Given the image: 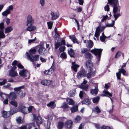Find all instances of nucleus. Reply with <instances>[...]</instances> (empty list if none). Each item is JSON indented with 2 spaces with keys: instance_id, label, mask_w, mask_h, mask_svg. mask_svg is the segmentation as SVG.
Masks as SVG:
<instances>
[{
  "instance_id": "1",
  "label": "nucleus",
  "mask_w": 129,
  "mask_h": 129,
  "mask_svg": "<svg viewBox=\"0 0 129 129\" xmlns=\"http://www.w3.org/2000/svg\"><path fill=\"white\" fill-rule=\"evenodd\" d=\"M102 51V50L101 49L95 48L94 49L92 50L91 51V52L95 55L98 58V61H100Z\"/></svg>"
},
{
  "instance_id": "2",
  "label": "nucleus",
  "mask_w": 129,
  "mask_h": 129,
  "mask_svg": "<svg viewBox=\"0 0 129 129\" xmlns=\"http://www.w3.org/2000/svg\"><path fill=\"white\" fill-rule=\"evenodd\" d=\"M23 88V86H22L19 87L15 88H14V90L15 91L16 93L19 94V96L20 98H23L25 95V93H23L21 90V89Z\"/></svg>"
},
{
  "instance_id": "3",
  "label": "nucleus",
  "mask_w": 129,
  "mask_h": 129,
  "mask_svg": "<svg viewBox=\"0 0 129 129\" xmlns=\"http://www.w3.org/2000/svg\"><path fill=\"white\" fill-rule=\"evenodd\" d=\"M34 117V119L36 121V122L37 125L39 127L40 124L43 123V121L42 117L40 116H38L36 117L35 114L33 115Z\"/></svg>"
},
{
  "instance_id": "4",
  "label": "nucleus",
  "mask_w": 129,
  "mask_h": 129,
  "mask_svg": "<svg viewBox=\"0 0 129 129\" xmlns=\"http://www.w3.org/2000/svg\"><path fill=\"white\" fill-rule=\"evenodd\" d=\"M108 3L110 4L113 5H114L113 7V12L114 13H116L117 11L118 8L117 6L118 1L117 0V3H115L114 0H108Z\"/></svg>"
},
{
  "instance_id": "5",
  "label": "nucleus",
  "mask_w": 129,
  "mask_h": 129,
  "mask_svg": "<svg viewBox=\"0 0 129 129\" xmlns=\"http://www.w3.org/2000/svg\"><path fill=\"white\" fill-rule=\"evenodd\" d=\"M33 108V106H30L28 108L22 106L21 108V112L24 114H26L31 111Z\"/></svg>"
},
{
  "instance_id": "6",
  "label": "nucleus",
  "mask_w": 129,
  "mask_h": 129,
  "mask_svg": "<svg viewBox=\"0 0 129 129\" xmlns=\"http://www.w3.org/2000/svg\"><path fill=\"white\" fill-rule=\"evenodd\" d=\"M39 55H36L34 56L33 55H28V59L30 61L33 62L34 61H38L39 60Z\"/></svg>"
},
{
  "instance_id": "7",
  "label": "nucleus",
  "mask_w": 129,
  "mask_h": 129,
  "mask_svg": "<svg viewBox=\"0 0 129 129\" xmlns=\"http://www.w3.org/2000/svg\"><path fill=\"white\" fill-rule=\"evenodd\" d=\"M19 75L22 77H26L29 76L28 71L26 69H23L20 71L19 73Z\"/></svg>"
},
{
  "instance_id": "8",
  "label": "nucleus",
  "mask_w": 129,
  "mask_h": 129,
  "mask_svg": "<svg viewBox=\"0 0 129 129\" xmlns=\"http://www.w3.org/2000/svg\"><path fill=\"white\" fill-rule=\"evenodd\" d=\"M51 19L52 20H54L56 19L59 17L60 13L58 11H56L54 12H52L51 13Z\"/></svg>"
},
{
  "instance_id": "9",
  "label": "nucleus",
  "mask_w": 129,
  "mask_h": 129,
  "mask_svg": "<svg viewBox=\"0 0 129 129\" xmlns=\"http://www.w3.org/2000/svg\"><path fill=\"white\" fill-rule=\"evenodd\" d=\"M34 22V20L32 16L29 15H28L26 22V25L28 26L29 25H31L33 24Z\"/></svg>"
},
{
  "instance_id": "10",
  "label": "nucleus",
  "mask_w": 129,
  "mask_h": 129,
  "mask_svg": "<svg viewBox=\"0 0 129 129\" xmlns=\"http://www.w3.org/2000/svg\"><path fill=\"white\" fill-rule=\"evenodd\" d=\"M93 85L94 86L95 88L94 89H91L90 90V92L93 95H96L97 94L98 91V84L97 83H94Z\"/></svg>"
},
{
  "instance_id": "11",
  "label": "nucleus",
  "mask_w": 129,
  "mask_h": 129,
  "mask_svg": "<svg viewBox=\"0 0 129 129\" xmlns=\"http://www.w3.org/2000/svg\"><path fill=\"white\" fill-rule=\"evenodd\" d=\"M86 72L84 70H82L78 73L77 77L78 79H80L82 77L85 76L86 75Z\"/></svg>"
},
{
  "instance_id": "12",
  "label": "nucleus",
  "mask_w": 129,
  "mask_h": 129,
  "mask_svg": "<svg viewBox=\"0 0 129 129\" xmlns=\"http://www.w3.org/2000/svg\"><path fill=\"white\" fill-rule=\"evenodd\" d=\"M54 69V67L52 66L51 68L48 70L45 71L44 72V73L45 75H48L51 74L53 71Z\"/></svg>"
},
{
  "instance_id": "13",
  "label": "nucleus",
  "mask_w": 129,
  "mask_h": 129,
  "mask_svg": "<svg viewBox=\"0 0 129 129\" xmlns=\"http://www.w3.org/2000/svg\"><path fill=\"white\" fill-rule=\"evenodd\" d=\"M38 51L40 55H45L46 53V49L44 47L42 46L40 47Z\"/></svg>"
},
{
  "instance_id": "14",
  "label": "nucleus",
  "mask_w": 129,
  "mask_h": 129,
  "mask_svg": "<svg viewBox=\"0 0 129 129\" xmlns=\"http://www.w3.org/2000/svg\"><path fill=\"white\" fill-rule=\"evenodd\" d=\"M52 81H51L43 80H42L41 82V83L44 85H49L51 84L52 83Z\"/></svg>"
},
{
  "instance_id": "15",
  "label": "nucleus",
  "mask_w": 129,
  "mask_h": 129,
  "mask_svg": "<svg viewBox=\"0 0 129 129\" xmlns=\"http://www.w3.org/2000/svg\"><path fill=\"white\" fill-rule=\"evenodd\" d=\"M9 75L12 77H14L17 75V73L16 71L13 69H11L9 71Z\"/></svg>"
},
{
  "instance_id": "16",
  "label": "nucleus",
  "mask_w": 129,
  "mask_h": 129,
  "mask_svg": "<svg viewBox=\"0 0 129 129\" xmlns=\"http://www.w3.org/2000/svg\"><path fill=\"white\" fill-rule=\"evenodd\" d=\"M16 97V94L14 92H11L9 95V98L10 100L15 99Z\"/></svg>"
},
{
  "instance_id": "17",
  "label": "nucleus",
  "mask_w": 129,
  "mask_h": 129,
  "mask_svg": "<svg viewBox=\"0 0 129 129\" xmlns=\"http://www.w3.org/2000/svg\"><path fill=\"white\" fill-rule=\"evenodd\" d=\"M72 124V121L69 120L66 122L65 124V126L68 128H70L71 127Z\"/></svg>"
},
{
  "instance_id": "18",
  "label": "nucleus",
  "mask_w": 129,
  "mask_h": 129,
  "mask_svg": "<svg viewBox=\"0 0 129 129\" xmlns=\"http://www.w3.org/2000/svg\"><path fill=\"white\" fill-rule=\"evenodd\" d=\"M86 46L88 48H91L93 46V42L90 40H88L86 44Z\"/></svg>"
},
{
  "instance_id": "19",
  "label": "nucleus",
  "mask_w": 129,
  "mask_h": 129,
  "mask_svg": "<svg viewBox=\"0 0 129 129\" xmlns=\"http://www.w3.org/2000/svg\"><path fill=\"white\" fill-rule=\"evenodd\" d=\"M72 66L71 68L75 72H77V68L79 67V65L76 64L75 63V62H72Z\"/></svg>"
},
{
  "instance_id": "20",
  "label": "nucleus",
  "mask_w": 129,
  "mask_h": 129,
  "mask_svg": "<svg viewBox=\"0 0 129 129\" xmlns=\"http://www.w3.org/2000/svg\"><path fill=\"white\" fill-rule=\"evenodd\" d=\"M36 29V26L33 25H29L27 28L26 30L27 31H34Z\"/></svg>"
},
{
  "instance_id": "21",
  "label": "nucleus",
  "mask_w": 129,
  "mask_h": 129,
  "mask_svg": "<svg viewBox=\"0 0 129 129\" xmlns=\"http://www.w3.org/2000/svg\"><path fill=\"white\" fill-rule=\"evenodd\" d=\"M101 32L100 27L99 26L97 27L95 30V33L94 35V36L96 37H99Z\"/></svg>"
},
{
  "instance_id": "22",
  "label": "nucleus",
  "mask_w": 129,
  "mask_h": 129,
  "mask_svg": "<svg viewBox=\"0 0 129 129\" xmlns=\"http://www.w3.org/2000/svg\"><path fill=\"white\" fill-rule=\"evenodd\" d=\"M13 30L12 27L11 26H9L7 27L5 29V32L6 33H8L11 32Z\"/></svg>"
},
{
  "instance_id": "23",
  "label": "nucleus",
  "mask_w": 129,
  "mask_h": 129,
  "mask_svg": "<svg viewBox=\"0 0 129 129\" xmlns=\"http://www.w3.org/2000/svg\"><path fill=\"white\" fill-rule=\"evenodd\" d=\"M47 106L48 107H50L52 109H54L56 106L54 101L51 102L47 105Z\"/></svg>"
},
{
  "instance_id": "24",
  "label": "nucleus",
  "mask_w": 129,
  "mask_h": 129,
  "mask_svg": "<svg viewBox=\"0 0 129 129\" xmlns=\"http://www.w3.org/2000/svg\"><path fill=\"white\" fill-rule=\"evenodd\" d=\"M86 66L87 68L90 69L92 67L93 64L91 61L89 60L86 62Z\"/></svg>"
},
{
  "instance_id": "25",
  "label": "nucleus",
  "mask_w": 129,
  "mask_h": 129,
  "mask_svg": "<svg viewBox=\"0 0 129 129\" xmlns=\"http://www.w3.org/2000/svg\"><path fill=\"white\" fill-rule=\"evenodd\" d=\"M10 13H11L6 9L2 13V15L3 16L7 17L8 15Z\"/></svg>"
},
{
  "instance_id": "26",
  "label": "nucleus",
  "mask_w": 129,
  "mask_h": 129,
  "mask_svg": "<svg viewBox=\"0 0 129 129\" xmlns=\"http://www.w3.org/2000/svg\"><path fill=\"white\" fill-rule=\"evenodd\" d=\"M36 52V49H34L30 50L29 51V53L28 52H26V56L28 58V55H33L32 54H35Z\"/></svg>"
},
{
  "instance_id": "27",
  "label": "nucleus",
  "mask_w": 129,
  "mask_h": 129,
  "mask_svg": "<svg viewBox=\"0 0 129 129\" xmlns=\"http://www.w3.org/2000/svg\"><path fill=\"white\" fill-rule=\"evenodd\" d=\"M32 124H27L21 127V128L23 129H31L32 127Z\"/></svg>"
},
{
  "instance_id": "28",
  "label": "nucleus",
  "mask_w": 129,
  "mask_h": 129,
  "mask_svg": "<svg viewBox=\"0 0 129 129\" xmlns=\"http://www.w3.org/2000/svg\"><path fill=\"white\" fill-rule=\"evenodd\" d=\"M76 94V91L75 89L71 90L69 93V95L70 97L74 96Z\"/></svg>"
},
{
  "instance_id": "29",
  "label": "nucleus",
  "mask_w": 129,
  "mask_h": 129,
  "mask_svg": "<svg viewBox=\"0 0 129 129\" xmlns=\"http://www.w3.org/2000/svg\"><path fill=\"white\" fill-rule=\"evenodd\" d=\"M89 86L87 84L86 85H81L79 87L83 90L87 91L88 88Z\"/></svg>"
},
{
  "instance_id": "30",
  "label": "nucleus",
  "mask_w": 129,
  "mask_h": 129,
  "mask_svg": "<svg viewBox=\"0 0 129 129\" xmlns=\"http://www.w3.org/2000/svg\"><path fill=\"white\" fill-rule=\"evenodd\" d=\"M93 111L97 114H99L101 112V110L97 106H96L94 108L93 110Z\"/></svg>"
},
{
  "instance_id": "31",
  "label": "nucleus",
  "mask_w": 129,
  "mask_h": 129,
  "mask_svg": "<svg viewBox=\"0 0 129 129\" xmlns=\"http://www.w3.org/2000/svg\"><path fill=\"white\" fill-rule=\"evenodd\" d=\"M68 54L71 57H74L75 54L73 50L71 48L68 51Z\"/></svg>"
},
{
  "instance_id": "32",
  "label": "nucleus",
  "mask_w": 129,
  "mask_h": 129,
  "mask_svg": "<svg viewBox=\"0 0 129 129\" xmlns=\"http://www.w3.org/2000/svg\"><path fill=\"white\" fill-rule=\"evenodd\" d=\"M66 100L68 104L72 105L74 104V102L72 100L69 98H67L66 99Z\"/></svg>"
},
{
  "instance_id": "33",
  "label": "nucleus",
  "mask_w": 129,
  "mask_h": 129,
  "mask_svg": "<svg viewBox=\"0 0 129 129\" xmlns=\"http://www.w3.org/2000/svg\"><path fill=\"white\" fill-rule=\"evenodd\" d=\"M71 40L73 43H78L77 41V40L76 39L75 37L74 36H69Z\"/></svg>"
},
{
  "instance_id": "34",
  "label": "nucleus",
  "mask_w": 129,
  "mask_h": 129,
  "mask_svg": "<svg viewBox=\"0 0 129 129\" xmlns=\"http://www.w3.org/2000/svg\"><path fill=\"white\" fill-rule=\"evenodd\" d=\"M103 92L106 94V95L103 94V96H107L109 97V96H112V94L109 92L108 91L104 90Z\"/></svg>"
},
{
  "instance_id": "35",
  "label": "nucleus",
  "mask_w": 129,
  "mask_h": 129,
  "mask_svg": "<svg viewBox=\"0 0 129 129\" xmlns=\"http://www.w3.org/2000/svg\"><path fill=\"white\" fill-rule=\"evenodd\" d=\"M2 114L3 117L5 118H7L9 117V115H10L9 112H7L4 111L3 112Z\"/></svg>"
},
{
  "instance_id": "36",
  "label": "nucleus",
  "mask_w": 129,
  "mask_h": 129,
  "mask_svg": "<svg viewBox=\"0 0 129 129\" xmlns=\"http://www.w3.org/2000/svg\"><path fill=\"white\" fill-rule=\"evenodd\" d=\"M64 125V123L63 122H60L58 123L57 126L58 129H62L63 128Z\"/></svg>"
},
{
  "instance_id": "37",
  "label": "nucleus",
  "mask_w": 129,
  "mask_h": 129,
  "mask_svg": "<svg viewBox=\"0 0 129 129\" xmlns=\"http://www.w3.org/2000/svg\"><path fill=\"white\" fill-rule=\"evenodd\" d=\"M18 111V110L16 108H14L12 110H11L9 112L10 114V115H12Z\"/></svg>"
},
{
  "instance_id": "38",
  "label": "nucleus",
  "mask_w": 129,
  "mask_h": 129,
  "mask_svg": "<svg viewBox=\"0 0 129 129\" xmlns=\"http://www.w3.org/2000/svg\"><path fill=\"white\" fill-rule=\"evenodd\" d=\"M81 119V117L79 116H77L75 118L74 122L76 123L79 122Z\"/></svg>"
},
{
  "instance_id": "39",
  "label": "nucleus",
  "mask_w": 129,
  "mask_h": 129,
  "mask_svg": "<svg viewBox=\"0 0 129 129\" xmlns=\"http://www.w3.org/2000/svg\"><path fill=\"white\" fill-rule=\"evenodd\" d=\"M85 58L90 59H91L92 57L91 54L89 53H86L85 55Z\"/></svg>"
},
{
  "instance_id": "40",
  "label": "nucleus",
  "mask_w": 129,
  "mask_h": 129,
  "mask_svg": "<svg viewBox=\"0 0 129 129\" xmlns=\"http://www.w3.org/2000/svg\"><path fill=\"white\" fill-rule=\"evenodd\" d=\"M99 96H97L93 99L92 101L94 103H97L99 102Z\"/></svg>"
},
{
  "instance_id": "41",
  "label": "nucleus",
  "mask_w": 129,
  "mask_h": 129,
  "mask_svg": "<svg viewBox=\"0 0 129 129\" xmlns=\"http://www.w3.org/2000/svg\"><path fill=\"white\" fill-rule=\"evenodd\" d=\"M7 95L3 92H0V96L2 98V100L3 101L4 100L5 98H6Z\"/></svg>"
},
{
  "instance_id": "42",
  "label": "nucleus",
  "mask_w": 129,
  "mask_h": 129,
  "mask_svg": "<svg viewBox=\"0 0 129 129\" xmlns=\"http://www.w3.org/2000/svg\"><path fill=\"white\" fill-rule=\"evenodd\" d=\"M10 103L15 107H17V103L15 101H12L10 102Z\"/></svg>"
},
{
  "instance_id": "43",
  "label": "nucleus",
  "mask_w": 129,
  "mask_h": 129,
  "mask_svg": "<svg viewBox=\"0 0 129 129\" xmlns=\"http://www.w3.org/2000/svg\"><path fill=\"white\" fill-rule=\"evenodd\" d=\"M82 104H90V102L88 99H86L83 100L82 102Z\"/></svg>"
},
{
  "instance_id": "44",
  "label": "nucleus",
  "mask_w": 129,
  "mask_h": 129,
  "mask_svg": "<svg viewBox=\"0 0 129 129\" xmlns=\"http://www.w3.org/2000/svg\"><path fill=\"white\" fill-rule=\"evenodd\" d=\"M78 110V107L75 106L71 108V110L72 112H74Z\"/></svg>"
},
{
  "instance_id": "45",
  "label": "nucleus",
  "mask_w": 129,
  "mask_h": 129,
  "mask_svg": "<svg viewBox=\"0 0 129 129\" xmlns=\"http://www.w3.org/2000/svg\"><path fill=\"white\" fill-rule=\"evenodd\" d=\"M61 45V43L58 42H56L55 44V48L56 49H57Z\"/></svg>"
},
{
  "instance_id": "46",
  "label": "nucleus",
  "mask_w": 129,
  "mask_h": 129,
  "mask_svg": "<svg viewBox=\"0 0 129 129\" xmlns=\"http://www.w3.org/2000/svg\"><path fill=\"white\" fill-rule=\"evenodd\" d=\"M65 47L64 46H61L59 49L58 51L60 53L63 52L64 51Z\"/></svg>"
},
{
  "instance_id": "47",
  "label": "nucleus",
  "mask_w": 129,
  "mask_h": 129,
  "mask_svg": "<svg viewBox=\"0 0 129 129\" xmlns=\"http://www.w3.org/2000/svg\"><path fill=\"white\" fill-rule=\"evenodd\" d=\"M16 120L18 123H20L23 122V120L21 117H19L16 119Z\"/></svg>"
},
{
  "instance_id": "48",
  "label": "nucleus",
  "mask_w": 129,
  "mask_h": 129,
  "mask_svg": "<svg viewBox=\"0 0 129 129\" xmlns=\"http://www.w3.org/2000/svg\"><path fill=\"white\" fill-rule=\"evenodd\" d=\"M47 24L48 26V28L51 29L53 23L51 21H49L47 22Z\"/></svg>"
},
{
  "instance_id": "49",
  "label": "nucleus",
  "mask_w": 129,
  "mask_h": 129,
  "mask_svg": "<svg viewBox=\"0 0 129 129\" xmlns=\"http://www.w3.org/2000/svg\"><path fill=\"white\" fill-rule=\"evenodd\" d=\"M119 72L120 73H121L124 75H125L126 71L123 69V68H121L120 69H119Z\"/></svg>"
},
{
  "instance_id": "50",
  "label": "nucleus",
  "mask_w": 129,
  "mask_h": 129,
  "mask_svg": "<svg viewBox=\"0 0 129 129\" xmlns=\"http://www.w3.org/2000/svg\"><path fill=\"white\" fill-rule=\"evenodd\" d=\"M14 9L13 6L12 5L9 6L8 7V9H7L9 12L11 13V11H12Z\"/></svg>"
},
{
  "instance_id": "51",
  "label": "nucleus",
  "mask_w": 129,
  "mask_h": 129,
  "mask_svg": "<svg viewBox=\"0 0 129 129\" xmlns=\"http://www.w3.org/2000/svg\"><path fill=\"white\" fill-rule=\"evenodd\" d=\"M60 56L62 58L66 59L67 58V56L65 53L63 52L61 53Z\"/></svg>"
},
{
  "instance_id": "52",
  "label": "nucleus",
  "mask_w": 129,
  "mask_h": 129,
  "mask_svg": "<svg viewBox=\"0 0 129 129\" xmlns=\"http://www.w3.org/2000/svg\"><path fill=\"white\" fill-rule=\"evenodd\" d=\"M120 13H114V16L115 18V20H116L117 18L120 16Z\"/></svg>"
},
{
  "instance_id": "53",
  "label": "nucleus",
  "mask_w": 129,
  "mask_h": 129,
  "mask_svg": "<svg viewBox=\"0 0 129 129\" xmlns=\"http://www.w3.org/2000/svg\"><path fill=\"white\" fill-rule=\"evenodd\" d=\"M5 35L4 33V31H0V38L1 39L4 38Z\"/></svg>"
},
{
  "instance_id": "54",
  "label": "nucleus",
  "mask_w": 129,
  "mask_h": 129,
  "mask_svg": "<svg viewBox=\"0 0 129 129\" xmlns=\"http://www.w3.org/2000/svg\"><path fill=\"white\" fill-rule=\"evenodd\" d=\"M57 35V36L55 38V40L56 42H58L60 39V38H59V37L60 36V35L58 34Z\"/></svg>"
},
{
  "instance_id": "55",
  "label": "nucleus",
  "mask_w": 129,
  "mask_h": 129,
  "mask_svg": "<svg viewBox=\"0 0 129 129\" xmlns=\"http://www.w3.org/2000/svg\"><path fill=\"white\" fill-rule=\"evenodd\" d=\"M61 107L64 109H66L68 107V106L64 102L63 103Z\"/></svg>"
},
{
  "instance_id": "56",
  "label": "nucleus",
  "mask_w": 129,
  "mask_h": 129,
  "mask_svg": "<svg viewBox=\"0 0 129 129\" xmlns=\"http://www.w3.org/2000/svg\"><path fill=\"white\" fill-rule=\"evenodd\" d=\"M88 49L87 48H83L82 49L81 53L82 54L85 53L88 51Z\"/></svg>"
},
{
  "instance_id": "57",
  "label": "nucleus",
  "mask_w": 129,
  "mask_h": 129,
  "mask_svg": "<svg viewBox=\"0 0 129 129\" xmlns=\"http://www.w3.org/2000/svg\"><path fill=\"white\" fill-rule=\"evenodd\" d=\"M121 52L120 51H118L117 53L116 54L115 57L116 58H117L119 57L121 55Z\"/></svg>"
},
{
  "instance_id": "58",
  "label": "nucleus",
  "mask_w": 129,
  "mask_h": 129,
  "mask_svg": "<svg viewBox=\"0 0 129 129\" xmlns=\"http://www.w3.org/2000/svg\"><path fill=\"white\" fill-rule=\"evenodd\" d=\"M36 38L35 37V38L33 39L29 40L28 41V44H31V43H33L36 40Z\"/></svg>"
},
{
  "instance_id": "59",
  "label": "nucleus",
  "mask_w": 129,
  "mask_h": 129,
  "mask_svg": "<svg viewBox=\"0 0 129 129\" xmlns=\"http://www.w3.org/2000/svg\"><path fill=\"white\" fill-rule=\"evenodd\" d=\"M45 0H40V3L42 6H43L45 5Z\"/></svg>"
},
{
  "instance_id": "60",
  "label": "nucleus",
  "mask_w": 129,
  "mask_h": 129,
  "mask_svg": "<svg viewBox=\"0 0 129 129\" xmlns=\"http://www.w3.org/2000/svg\"><path fill=\"white\" fill-rule=\"evenodd\" d=\"M4 23H0V31H4Z\"/></svg>"
},
{
  "instance_id": "61",
  "label": "nucleus",
  "mask_w": 129,
  "mask_h": 129,
  "mask_svg": "<svg viewBox=\"0 0 129 129\" xmlns=\"http://www.w3.org/2000/svg\"><path fill=\"white\" fill-rule=\"evenodd\" d=\"M116 76L117 79L120 80V77L121 76V73L119 71L116 73Z\"/></svg>"
},
{
  "instance_id": "62",
  "label": "nucleus",
  "mask_w": 129,
  "mask_h": 129,
  "mask_svg": "<svg viewBox=\"0 0 129 129\" xmlns=\"http://www.w3.org/2000/svg\"><path fill=\"white\" fill-rule=\"evenodd\" d=\"M105 10V11H107L108 12L109 11V6L108 5H107L105 6L104 7Z\"/></svg>"
},
{
  "instance_id": "63",
  "label": "nucleus",
  "mask_w": 129,
  "mask_h": 129,
  "mask_svg": "<svg viewBox=\"0 0 129 129\" xmlns=\"http://www.w3.org/2000/svg\"><path fill=\"white\" fill-rule=\"evenodd\" d=\"M107 38H105V37L104 36H101L100 37V39L101 41L102 42H104L105 39Z\"/></svg>"
},
{
  "instance_id": "64",
  "label": "nucleus",
  "mask_w": 129,
  "mask_h": 129,
  "mask_svg": "<svg viewBox=\"0 0 129 129\" xmlns=\"http://www.w3.org/2000/svg\"><path fill=\"white\" fill-rule=\"evenodd\" d=\"M101 128L102 129H110V127L104 125Z\"/></svg>"
}]
</instances>
